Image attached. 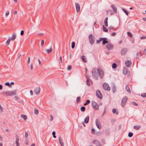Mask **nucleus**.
<instances>
[{
    "mask_svg": "<svg viewBox=\"0 0 146 146\" xmlns=\"http://www.w3.org/2000/svg\"><path fill=\"white\" fill-rule=\"evenodd\" d=\"M133 134L132 133L129 132V133L128 134V136L129 137H131L133 136Z\"/></svg>",
    "mask_w": 146,
    "mask_h": 146,
    "instance_id": "nucleus-41",
    "label": "nucleus"
},
{
    "mask_svg": "<svg viewBox=\"0 0 146 146\" xmlns=\"http://www.w3.org/2000/svg\"><path fill=\"white\" fill-rule=\"evenodd\" d=\"M59 60L60 61L59 62L62 63V57L61 56H60V57H59Z\"/></svg>",
    "mask_w": 146,
    "mask_h": 146,
    "instance_id": "nucleus-55",
    "label": "nucleus"
},
{
    "mask_svg": "<svg viewBox=\"0 0 146 146\" xmlns=\"http://www.w3.org/2000/svg\"><path fill=\"white\" fill-rule=\"evenodd\" d=\"M21 117L25 120H26L27 118V116L21 114Z\"/></svg>",
    "mask_w": 146,
    "mask_h": 146,
    "instance_id": "nucleus-28",
    "label": "nucleus"
},
{
    "mask_svg": "<svg viewBox=\"0 0 146 146\" xmlns=\"http://www.w3.org/2000/svg\"><path fill=\"white\" fill-rule=\"evenodd\" d=\"M146 38V36H142L140 38L141 39H145Z\"/></svg>",
    "mask_w": 146,
    "mask_h": 146,
    "instance_id": "nucleus-57",
    "label": "nucleus"
},
{
    "mask_svg": "<svg viewBox=\"0 0 146 146\" xmlns=\"http://www.w3.org/2000/svg\"><path fill=\"white\" fill-rule=\"evenodd\" d=\"M125 89L128 92L131 93V91L129 89V87L127 85H126L125 87Z\"/></svg>",
    "mask_w": 146,
    "mask_h": 146,
    "instance_id": "nucleus-25",
    "label": "nucleus"
},
{
    "mask_svg": "<svg viewBox=\"0 0 146 146\" xmlns=\"http://www.w3.org/2000/svg\"><path fill=\"white\" fill-rule=\"evenodd\" d=\"M103 38H100L98 40L96 41V43L97 44H98L102 40Z\"/></svg>",
    "mask_w": 146,
    "mask_h": 146,
    "instance_id": "nucleus-37",
    "label": "nucleus"
},
{
    "mask_svg": "<svg viewBox=\"0 0 146 146\" xmlns=\"http://www.w3.org/2000/svg\"><path fill=\"white\" fill-rule=\"evenodd\" d=\"M75 46V43L73 41L72 43L71 47L72 49H74Z\"/></svg>",
    "mask_w": 146,
    "mask_h": 146,
    "instance_id": "nucleus-38",
    "label": "nucleus"
},
{
    "mask_svg": "<svg viewBox=\"0 0 146 146\" xmlns=\"http://www.w3.org/2000/svg\"><path fill=\"white\" fill-rule=\"evenodd\" d=\"M16 36V33H14L12 36L11 40H14L15 39Z\"/></svg>",
    "mask_w": 146,
    "mask_h": 146,
    "instance_id": "nucleus-26",
    "label": "nucleus"
},
{
    "mask_svg": "<svg viewBox=\"0 0 146 146\" xmlns=\"http://www.w3.org/2000/svg\"><path fill=\"white\" fill-rule=\"evenodd\" d=\"M143 52L144 54H146V48L143 50Z\"/></svg>",
    "mask_w": 146,
    "mask_h": 146,
    "instance_id": "nucleus-59",
    "label": "nucleus"
},
{
    "mask_svg": "<svg viewBox=\"0 0 146 146\" xmlns=\"http://www.w3.org/2000/svg\"><path fill=\"white\" fill-rule=\"evenodd\" d=\"M111 12V15H113V13H112V11L111 10H107V11H106V12Z\"/></svg>",
    "mask_w": 146,
    "mask_h": 146,
    "instance_id": "nucleus-53",
    "label": "nucleus"
},
{
    "mask_svg": "<svg viewBox=\"0 0 146 146\" xmlns=\"http://www.w3.org/2000/svg\"><path fill=\"white\" fill-rule=\"evenodd\" d=\"M30 57H29L28 58V60H27V63L29 64V63L30 62Z\"/></svg>",
    "mask_w": 146,
    "mask_h": 146,
    "instance_id": "nucleus-61",
    "label": "nucleus"
},
{
    "mask_svg": "<svg viewBox=\"0 0 146 146\" xmlns=\"http://www.w3.org/2000/svg\"><path fill=\"white\" fill-rule=\"evenodd\" d=\"M125 64L126 66L129 67L131 66L132 64V62L131 60H129L126 62H125Z\"/></svg>",
    "mask_w": 146,
    "mask_h": 146,
    "instance_id": "nucleus-13",
    "label": "nucleus"
},
{
    "mask_svg": "<svg viewBox=\"0 0 146 146\" xmlns=\"http://www.w3.org/2000/svg\"><path fill=\"white\" fill-rule=\"evenodd\" d=\"M97 127L99 129H101L102 127L101 125V123L100 124H98L97 125H96Z\"/></svg>",
    "mask_w": 146,
    "mask_h": 146,
    "instance_id": "nucleus-40",
    "label": "nucleus"
},
{
    "mask_svg": "<svg viewBox=\"0 0 146 146\" xmlns=\"http://www.w3.org/2000/svg\"><path fill=\"white\" fill-rule=\"evenodd\" d=\"M111 7L113 10V12L114 13H117V8L115 5H111Z\"/></svg>",
    "mask_w": 146,
    "mask_h": 146,
    "instance_id": "nucleus-12",
    "label": "nucleus"
},
{
    "mask_svg": "<svg viewBox=\"0 0 146 146\" xmlns=\"http://www.w3.org/2000/svg\"><path fill=\"white\" fill-rule=\"evenodd\" d=\"M90 101L89 100H86V102L84 103V105L85 106H86L88 104L90 103Z\"/></svg>",
    "mask_w": 146,
    "mask_h": 146,
    "instance_id": "nucleus-29",
    "label": "nucleus"
},
{
    "mask_svg": "<svg viewBox=\"0 0 146 146\" xmlns=\"http://www.w3.org/2000/svg\"><path fill=\"white\" fill-rule=\"evenodd\" d=\"M142 19L144 21H146V17H143Z\"/></svg>",
    "mask_w": 146,
    "mask_h": 146,
    "instance_id": "nucleus-64",
    "label": "nucleus"
},
{
    "mask_svg": "<svg viewBox=\"0 0 146 146\" xmlns=\"http://www.w3.org/2000/svg\"><path fill=\"white\" fill-rule=\"evenodd\" d=\"M108 17H107L105 18L104 20V23L106 27H108Z\"/></svg>",
    "mask_w": 146,
    "mask_h": 146,
    "instance_id": "nucleus-20",
    "label": "nucleus"
},
{
    "mask_svg": "<svg viewBox=\"0 0 146 146\" xmlns=\"http://www.w3.org/2000/svg\"><path fill=\"white\" fill-rule=\"evenodd\" d=\"M106 47L108 50H111L113 48V46L111 44H108L106 45Z\"/></svg>",
    "mask_w": 146,
    "mask_h": 146,
    "instance_id": "nucleus-9",
    "label": "nucleus"
},
{
    "mask_svg": "<svg viewBox=\"0 0 146 146\" xmlns=\"http://www.w3.org/2000/svg\"><path fill=\"white\" fill-rule=\"evenodd\" d=\"M103 29L104 31L106 32H108V30L106 28L104 25L103 26Z\"/></svg>",
    "mask_w": 146,
    "mask_h": 146,
    "instance_id": "nucleus-34",
    "label": "nucleus"
},
{
    "mask_svg": "<svg viewBox=\"0 0 146 146\" xmlns=\"http://www.w3.org/2000/svg\"><path fill=\"white\" fill-rule=\"evenodd\" d=\"M91 132L93 134H95V130L93 128H92L91 130Z\"/></svg>",
    "mask_w": 146,
    "mask_h": 146,
    "instance_id": "nucleus-49",
    "label": "nucleus"
},
{
    "mask_svg": "<svg viewBox=\"0 0 146 146\" xmlns=\"http://www.w3.org/2000/svg\"><path fill=\"white\" fill-rule=\"evenodd\" d=\"M89 119V116H87L85 118L84 120V122L85 123H88V122Z\"/></svg>",
    "mask_w": 146,
    "mask_h": 146,
    "instance_id": "nucleus-19",
    "label": "nucleus"
},
{
    "mask_svg": "<svg viewBox=\"0 0 146 146\" xmlns=\"http://www.w3.org/2000/svg\"><path fill=\"white\" fill-rule=\"evenodd\" d=\"M127 34L130 37H132L133 36V35L132 34L129 32H127Z\"/></svg>",
    "mask_w": 146,
    "mask_h": 146,
    "instance_id": "nucleus-39",
    "label": "nucleus"
},
{
    "mask_svg": "<svg viewBox=\"0 0 146 146\" xmlns=\"http://www.w3.org/2000/svg\"><path fill=\"white\" fill-rule=\"evenodd\" d=\"M96 94L98 98L101 99L102 98V96L100 91L99 90H97L96 91Z\"/></svg>",
    "mask_w": 146,
    "mask_h": 146,
    "instance_id": "nucleus-7",
    "label": "nucleus"
},
{
    "mask_svg": "<svg viewBox=\"0 0 146 146\" xmlns=\"http://www.w3.org/2000/svg\"><path fill=\"white\" fill-rule=\"evenodd\" d=\"M59 142L61 146H64V143L63 142L62 140L61 137H59L58 138Z\"/></svg>",
    "mask_w": 146,
    "mask_h": 146,
    "instance_id": "nucleus-17",
    "label": "nucleus"
},
{
    "mask_svg": "<svg viewBox=\"0 0 146 146\" xmlns=\"http://www.w3.org/2000/svg\"><path fill=\"white\" fill-rule=\"evenodd\" d=\"M25 144L27 145L28 144V142L27 139H26L25 141Z\"/></svg>",
    "mask_w": 146,
    "mask_h": 146,
    "instance_id": "nucleus-56",
    "label": "nucleus"
},
{
    "mask_svg": "<svg viewBox=\"0 0 146 146\" xmlns=\"http://www.w3.org/2000/svg\"><path fill=\"white\" fill-rule=\"evenodd\" d=\"M28 133H27V132H25V137L27 138L28 137Z\"/></svg>",
    "mask_w": 146,
    "mask_h": 146,
    "instance_id": "nucleus-58",
    "label": "nucleus"
},
{
    "mask_svg": "<svg viewBox=\"0 0 146 146\" xmlns=\"http://www.w3.org/2000/svg\"><path fill=\"white\" fill-rule=\"evenodd\" d=\"M92 75L93 77L95 79L98 80L99 78V74L96 70H93L92 72Z\"/></svg>",
    "mask_w": 146,
    "mask_h": 146,
    "instance_id": "nucleus-2",
    "label": "nucleus"
},
{
    "mask_svg": "<svg viewBox=\"0 0 146 146\" xmlns=\"http://www.w3.org/2000/svg\"><path fill=\"white\" fill-rule=\"evenodd\" d=\"M52 49L51 47H50L49 49H46L45 51L47 52L48 54L50 53L52 51Z\"/></svg>",
    "mask_w": 146,
    "mask_h": 146,
    "instance_id": "nucleus-22",
    "label": "nucleus"
},
{
    "mask_svg": "<svg viewBox=\"0 0 146 146\" xmlns=\"http://www.w3.org/2000/svg\"><path fill=\"white\" fill-rule=\"evenodd\" d=\"M11 40V38H9L7 41L6 42V44L8 45L9 44L10 41Z\"/></svg>",
    "mask_w": 146,
    "mask_h": 146,
    "instance_id": "nucleus-31",
    "label": "nucleus"
},
{
    "mask_svg": "<svg viewBox=\"0 0 146 146\" xmlns=\"http://www.w3.org/2000/svg\"><path fill=\"white\" fill-rule=\"evenodd\" d=\"M81 57H82V60L83 61L85 62H87V60H86V57L85 56H81Z\"/></svg>",
    "mask_w": 146,
    "mask_h": 146,
    "instance_id": "nucleus-21",
    "label": "nucleus"
},
{
    "mask_svg": "<svg viewBox=\"0 0 146 146\" xmlns=\"http://www.w3.org/2000/svg\"><path fill=\"white\" fill-rule=\"evenodd\" d=\"M93 143L96 145V146H102L99 140L95 139L93 141Z\"/></svg>",
    "mask_w": 146,
    "mask_h": 146,
    "instance_id": "nucleus-8",
    "label": "nucleus"
},
{
    "mask_svg": "<svg viewBox=\"0 0 146 146\" xmlns=\"http://www.w3.org/2000/svg\"><path fill=\"white\" fill-rule=\"evenodd\" d=\"M112 90L113 92V93H115L116 91V87L115 86H112Z\"/></svg>",
    "mask_w": 146,
    "mask_h": 146,
    "instance_id": "nucleus-24",
    "label": "nucleus"
},
{
    "mask_svg": "<svg viewBox=\"0 0 146 146\" xmlns=\"http://www.w3.org/2000/svg\"><path fill=\"white\" fill-rule=\"evenodd\" d=\"M80 110L84 112L85 110V107L84 106H82Z\"/></svg>",
    "mask_w": 146,
    "mask_h": 146,
    "instance_id": "nucleus-35",
    "label": "nucleus"
},
{
    "mask_svg": "<svg viewBox=\"0 0 146 146\" xmlns=\"http://www.w3.org/2000/svg\"><path fill=\"white\" fill-rule=\"evenodd\" d=\"M96 125H97L98 124H100V121L99 119L98 118H97L96 119Z\"/></svg>",
    "mask_w": 146,
    "mask_h": 146,
    "instance_id": "nucleus-32",
    "label": "nucleus"
},
{
    "mask_svg": "<svg viewBox=\"0 0 146 146\" xmlns=\"http://www.w3.org/2000/svg\"><path fill=\"white\" fill-rule=\"evenodd\" d=\"M92 105L93 108L95 110H98L99 109V105L95 102L92 101Z\"/></svg>",
    "mask_w": 146,
    "mask_h": 146,
    "instance_id": "nucleus-3",
    "label": "nucleus"
},
{
    "mask_svg": "<svg viewBox=\"0 0 146 146\" xmlns=\"http://www.w3.org/2000/svg\"><path fill=\"white\" fill-rule=\"evenodd\" d=\"M7 91H4V92H2V93H1V95H6L7 96Z\"/></svg>",
    "mask_w": 146,
    "mask_h": 146,
    "instance_id": "nucleus-45",
    "label": "nucleus"
},
{
    "mask_svg": "<svg viewBox=\"0 0 146 146\" xmlns=\"http://www.w3.org/2000/svg\"><path fill=\"white\" fill-rule=\"evenodd\" d=\"M17 91V90H14L12 92L11 91V96L15 95L16 94Z\"/></svg>",
    "mask_w": 146,
    "mask_h": 146,
    "instance_id": "nucleus-27",
    "label": "nucleus"
},
{
    "mask_svg": "<svg viewBox=\"0 0 146 146\" xmlns=\"http://www.w3.org/2000/svg\"><path fill=\"white\" fill-rule=\"evenodd\" d=\"M122 11L126 14V15L127 16L128 15L129 12L128 11H127V10H125L124 9H122Z\"/></svg>",
    "mask_w": 146,
    "mask_h": 146,
    "instance_id": "nucleus-33",
    "label": "nucleus"
},
{
    "mask_svg": "<svg viewBox=\"0 0 146 146\" xmlns=\"http://www.w3.org/2000/svg\"><path fill=\"white\" fill-rule=\"evenodd\" d=\"M104 38L102 40H103L102 44L103 45H104L108 43V41L107 40V38Z\"/></svg>",
    "mask_w": 146,
    "mask_h": 146,
    "instance_id": "nucleus-16",
    "label": "nucleus"
},
{
    "mask_svg": "<svg viewBox=\"0 0 146 146\" xmlns=\"http://www.w3.org/2000/svg\"><path fill=\"white\" fill-rule=\"evenodd\" d=\"M95 36L92 34H90L88 35V38L90 43L91 45L94 44L95 42Z\"/></svg>",
    "mask_w": 146,
    "mask_h": 146,
    "instance_id": "nucleus-1",
    "label": "nucleus"
},
{
    "mask_svg": "<svg viewBox=\"0 0 146 146\" xmlns=\"http://www.w3.org/2000/svg\"><path fill=\"white\" fill-rule=\"evenodd\" d=\"M116 109L115 108H113L112 110V112L113 113H114L116 112Z\"/></svg>",
    "mask_w": 146,
    "mask_h": 146,
    "instance_id": "nucleus-51",
    "label": "nucleus"
},
{
    "mask_svg": "<svg viewBox=\"0 0 146 146\" xmlns=\"http://www.w3.org/2000/svg\"><path fill=\"white\" fill-rule=\"evenodd\" d=\"M72 66L71 65L68 66L67 67V69L68 70H70L71 69Z\"/></svg>",
    "mask_w": 146,
    "mask_h": 146,
    "instance_id": "nucleus-48",
    "label": "nucleus"
},
{
    "mask_svg": "<svg viewBox=\"0 0 146 146\" xmlns=\"http://www.w3.org/2000/svg\"><path fill=\"white\" fill-rule=\"evenodd\" d=\"M44 44V40L42 39V40L41 42V44L42 46H43Z\"/></svg>",
    "mask_w": 146,
    "mask_h": 146,
    "instance_id": "nucleus-50",
    "label": "nucleus"
},
{
    "mask_svg": "<svg viewBox=\"0 0 146 146\" xmlns=\"http://www.w3.org/2000/svg\"><path fill=\"white\" fill-rule=\"evenodd\" d=\"M16 138L15 141V144L17 146H19L20 145V144L19 143V138L17 135H16Z\"/></svg>",
    "mask_w": 146,
    "mask_h": 146,
    "instance_id": "nucleus-14",
    "label": "nucleus"
},
{
    "mask_svg": "<svg viewBox=\"0 0 146 146\" xmlns=\"http://www.w3.org/2000/svg\"><path fill=\"white\" fill-rule=\"evenodd\" d=\"M103 88L106 90L110 91V88L108 84L106 83H104L103 85Z\"/></svg>",
    "mask_w": 146,
    "mask_h": 146,
    "instance_id": "nucleus-6",
    "label": "nucleus"
},
{
    "mask_svg": "<svg viewBox=\"0 0 146 146\" xmlns=\"http://www.w3.org/2000/svg\"><path fill=\"white\" fill-rule=\"evenodd\" d=\"M141 127V126H135L134 127V128L136 130H139Z\"/></svg>",
    "mask_w": 146,
    "mask_h": 146,
    "instance_id": "nucleus-30",
    "label": "nucleus"
},
{
    "mask_svg": "<svg viewBox=\"0 0 146 146\" xmlns=\"http://www.w3.org/2000/svg\"><path fill=\"white\" fill-rule=\"evenodd\" d=\"M9 14V12L8 11H7L5 14V15L6 16H8Z\"/></svg>",
    "mask_w": 146,
    "mask_h": 146,
    "instance_id": "nucleus-62",
    "label": "nucleus"
},
{
    "mask_svg": "<svg viewBox=\"0 0 146 146\" xmlns=\"http://www.w3.org/2000/svg\"><path fill=\"white\" fill-rule=\"evenodd\" d=\"M128 100V98L126 96H125L122 100L121 105L122 107L124 108Z\"/></svg>",
    "mask_w": 146,
    "mask_h": 146,
    "instance_id": "nucleus-5",
    "label": "nucleus"
},
{
    "mask_svg": "<svg viewBox=\"0 0 146 146\" xmlns=\"http://www.w3.org/2000/svg\"><path fill=\"white\" fill-rule=\"evenodd\" d=\"M80 100V97H77L76 98V101L78 102H79Z\"/></svg>",
    "mask_w": 146,
    "mask_h": 146,
    "instance_id": "nucleus-43",
    "label": "nucleus"
},
{
    "mask_svg": "<svg viewBox=\"0 0 146 146\" xmlns=\"http://www.w3.org/2000/svg\"><path fill=\"white\" fill-rule=\"evenodd\" d=\"M90 79L88 78L87 77H86V83L87 85L89 86H90V84L89 81Z\"/></svg>",
    "mask_w": 146,
    "mask_h": 146,
    "instance_id": "nucleus-23",
    "label": "nucleus"
},
{
    "mask_svg": "<svg viewBox=\"0 0 146 146\" xmlns=\"http://www.w3.org/2000/svg\"><path fill=\"white\" fill-rule=\"evenodd\" d=\"M7 96H11V91H7Z\"/></svg>",
    "mask_w": 146,
    "mask_h": 146,
    "instance_id": "nucleus-44",
    "label": "nucleus"
},
{
    "mask_svg": "<svg viewBox=\"0 0 146 146\" xmlns=\"http://www.w3.org/2000/svg\"><path fill=\"white\" fill-rule=\"evenodd\" d=\"M97 70L100 78L102 79L104 74L103 70L100 68H98Z\"/></svg>",
    "mask_w": 146,
    "mask_h": 146,
    "instance_id": "nucleus-4",
    "label": "nucleus"
},
{
    "mask_svg": "<svg viewBox=\"0 0 146 146\" xmlns=\"http://www.w3.org/2000/svg\"><path fill=\"white\" fill-rule=\"evenodd\" d=\"M24 31H23L22 30L20 34L21 35H23L24 34Z\"/></svg>",
    "mask_w": 146,
    "mask_h": 146,
    "instance_id": "nucleus-60",
    "label": "nucleus"
},
{
    "mask_svg": "<svg viewBox=\"0 0 146 146\" xmlns=\"http://www.w3.org/2000/svg\"><path fill=\"white\" fill-rule=\"evenodd\" d=\"M5 85H6V86H8L9 87H11V86L10 85V83L8 82H6L5 83Z\"/></svg>",
    "mask_w": 146,
    "mask_h": 146,
    "instance_id": "nucleus-47",
    "label": "nucleus"
},
{
    "mask_svg": "<svg viewBox=\"0 0 146 146\" xmlns=\"http://www.w3.org/2000/svg\"><path fill=\"white\" fill-rule=\"evenodd\" d=\"M117 64L115 63H113L112 65V68L113 69H115L117 67Z\"/></svg>",
    "mask_w": 146,
    "mask_h": 146,
    "instance_id": "nucleus-36",
    "label": "nucleus"
},
{
    "mask_svg": "<svg viewBox=\"0 0 146 146\" xmlns=\"http://www.w3.org/2000/svg\"><path fill=\"white\" fill-rule=\"evenodd\" d=\"M133 105H134V106H137L138 105V104L137 103H136V102H133Z\"/></svg>",
    "mask_w": 146,
    "mask_h": 146,
    "instance_id": "nucleus-54",
    "label": "nucleus"
},
{
    "mask_svg": "<svg viewBox=\"0 0 146 146\" xmlns=\"http://www.w3.org/2000/svg\"><path fill=\"white\" fill-rule=\"evenodd\" d=\"M109 28L110 29H114V27H113L111 26L109 27Z\"/></svg>",
    "mask_w": 146,
    "mask_h": 146,
    "instance_id": "nucleus-63",
    "label": "nucleus"
},
{
    "mask_svg": "<svg viewBox=\"0 0 146 146\" xmlns=\"http://www.w3.org/2000/svg\"><path fill=\"white\" fill-rule=\"evenodd\" d=\"M127 49L124 48L122 49L121 51V54L122 55H125L127 52Z\"/></svg>",
    "mask_w": 146,
    "mask_h": 146,
    "instance_id": "nucleus-15",
    "label": "nucleus"
},
{
    "mask_svg": "<svg viewBox=\"0 0 146 146\" xmlns=\"http://www.w3.org/2000/svg\"><path fill=\"white\" fill-rule=\"evenodd\" d=\"M116 35V33L115 32H113L111 34V36H115Z\"/></svg>",
    "mask_w": 146,
    "mask_h": 146,
    "instance_id": "nucleus-52",
    "label": "nucleus"
},
{
    "mask_svg": "<svg viewBox=\"0 0 146 146\" xmlns=\"http://www.w3.org/2000/svg\"><path fill=\"white\" fill-rule=\"evenodd\" d=\"M40 90V87L36 88L34 90V92L36 94H39Z\"/></svg>",
    "mask_w": 146,
    "mask_h": 146,
    "instance_id": "nucleus-11",
    "label": "nucleus"
},
{
    "mask_svg": "<svg viewBox=\"0 0 146 146\" xmlns=\"http://www.w3.org/2000/svg\"><path fill=\"white\" fill-rule=\"evenodd\" d=\"M76 5V7L77 12L78 13H79L80 10V6L79 4L77 3H75Z\"/></svg>",
    "mask_w": 146,
    "mask_h": 146,
    "instance_id": "nucleus-10",
    "label": "nucleus"
},
{
    "mask_svg": "<svg viewBox=\"0 0 146 146\" xmlns=\"http://www.w3.org/2000/svg\"><path fill=\"white\" fill-rule=\"evenodd\" d=\"M38 110L36 108L35 109L34 113L35 114H37L38 113Z\"/></svg>",
    "mask_w": 146,
    "mask_h": 146,
    "instance_id": "nucleus-42",
    "label": "nucleus"
},
{
    "mask_svg": "<svg viewBox=\"0 0 146 146\" xmlns=\"http://www.w3.org/2000/svg\"><path fill=\"white\" fill-rule=\"evenodd\" d=\"M141 96L143 97H146V93L142 94Z\"/></svg>",
    "mask_w": 146,
    "mask_h": 146,
    "instance_id": "nucleus-46",
    "label": "nucleus"
},
{
    "mask_svg": "<svg viewBox=\"0 0 146 146\" xmlns=\"http://www.w3.org/2000/svg\"><path fill=\"white\" fill-rule=\"evenodd\" d=\"M129 72L128 70L126 68H124L123 70V73L124 75H126L128 74Z\"/></svg>",
    "mask_w": 146,
    "mask_h": 146,
    "instance_id": "nucleus-18",
    "label": "nucleus"
}]
</instances>
